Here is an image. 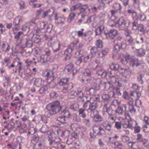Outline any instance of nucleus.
<instances>
[{"mask_svg": "<svg viewBox=\"0 0 149 149\" xmlns=\"http://www.w3.org/2000/svg\"><path fill=\"white\" fill-rule=\"evenodd\" d=\"M108 77L110 79H114L116 85L119 87L117 86L113 88L114 92H116L117 93H121L123 83L126 81L125 76H124L120 78L118 75L116 74L114 71L111 70L108 71Z\"/></svg>", "mask_w": 149, "mask_h": 149, "instance_id": "obj_1", "label": "nucleus"}, {"mask_svg": "<svg viewBox=\"0 0 149 149\" xmlns=\"http://www.w3.org/2000/svg\"><path fill=\"white\" fill-rule=\"evenodd\" d=\"M124 56L125 60L121 58H119V59L123 64L125 65L128 63L132 67L135 66L139 69L143 67V64L138 58H136L133 56L130 57L129 54L127 53L124 54Z\"/></svg>", "mask_w": 149, "mask_h": 149, "instance_id": "obj_2", "label": "nucleus"}, {"mask_svg": "<svg viewBox=\"0 0 149 149\" xmlns=\"http://www.w3.org/2000/svg\"><path fill=\"white\" fill-rule=\"evenodd\" d=\"M47 109L49 111L51 115H54L59 112L61 109L62 107L60 102L58 101L53 102L46 106Z\"/></svg>", "mask_w": 149, "mask_h": 149, "instance_id": "obj_3", "label": "nucleus"}, {"mask_svg": "<svg viewBox=\"0 0 149 149\" xmlns=\"http://www.w3.org/2000/svg\"><path fill=\"white\" fill-rule=\"evenodd\" d=\"M103 111L107 112L109 115H115L116 113L118 114H121L123 113L124 111L123 108L121 107H119L117 109L115 110L113 109L111 106L109 105L108 104H105L103 107Z\"/></svg>", "mask_w": 149, "mask_h": 149, "instance_id": "obj_4", "label": "nucleus"}, {"mask_svg": "<svg viewBox=\"0 0 149 149\" xmlns=\"http://www.w3.org/2000/svg\"><path fill=\"white\" fill-rule=\"evenodd\" d=\"M115 26L119 30H125L127 29L129 23H127V21L123 17H121L116 23Z\"/></svg>", "mask_w": 149, "mask_h": 149, "instance_id": "obj_5", "label": "nucleus"}, {"mask_svg": "<svg viewBox=\"0 0 149 149\" xmlns=\"http://www.w3.org/2000/svg\"><path fill=\"white\" fill-rule=\"evenodd\" d=\"M118 31L115 29H112L109 31H104L105 37H103V39L107 38L108 39H113L117 35Z\"/></svg>", "mask_w": 149, "mask_h": 149, "instance_id": "obj_6", "label": "nucleus"}, {"mask_svg": "<svg viewBox=\"0 0 149 149\" xmlns=\"http://www.w3.org/2000/svg\"><path fill=\"white\" fill-rule=\"evenodd\" d=\"M23 32L21 31H19L17 32L13 33L14 35V38L17 41V42L18 44H21L22 45H24V44L25 43L26 46L28 45V44L29 42L27 40L24 39H20V42H18V40L20 38V36L22 34Z\"/></svg>", "mask_w": 149, "mask_h": 149, "instance_id": "obj_7", "label": "nucleus"}, {"mask_svg": "<svg viewBox=\"0 0 149 149\" xmlns=\"http://www.w3.org/2000/svg\"><path fill=\"white\" fill-rule=\"evenodd\" d=\"M69 80V79L68 78H64L62 79L59 82V84L60 85L65 86L63 88V90H67L72 88V84L68 83Z\"/></svg>", "mask_w": 149, "mask_h": 149, "instance_id": "obj_8", "label": "nucleus"}, {"mask_svg": "<svg viewBox=\"0 0 149 149\" xmlns=\"http://www.w3.org/2000/svg\"><path fill=\"white\" fill-rule=\"evenodd\" d=\"M42 75L43 77L47 78V80L54 79V76L52 70H50L49 69L46 70L43 72Z\"/></svg>", "mask_w": 149, "mask_h": 149, "instance_id": "obj_9", "label": "nucleus"}, {"mask_svg": "<svg viewBox=\"0 0 149 149\" xmlns=\"http://www.w3.org/2000/svg\"><path fill=\"white\" fill-rule=\"evenodd\" d=\"M132 29L134 30H138L141 32L144 31L143 26L141 24L138 23L137 21H134L132 23Z\"/></svg>", "mask_w": 149, "mask_h": 149, "instance_id": "obj_10", "label": "nucleus"}, {"mask_svg": "<svg viewBox=\"0 0 149 149\" xmlns=\"http://www.w3.org/2000/svg\"><path fill=\"white\" fill-rule=\"evenodd\" d=\"M93 131L94 133L99 136L103 135L105 133L104 130L99 125H94Z\"/></svg>", "mask_w": 149, "mask_h": 149, "instance_id": "obj_11", "label": "nucleus"}, {"mask_svg": "<svg viewBox=\"0 0 149 149\" xmlns=\"http://www.w3.org/2000/svg\"><path fill=\"white\" fill-rule=\"evenodd\" d=\"M48 137L49 138V144L50 145H54L56 144L57 145V144L60 143L61 141V139L58 137H55L54 139L52 137L51 134L49 135V134Z\"/></svg>", "mask_w": 149, "mask_h": 149, "instance_id": "obj_12", "label": "nucleus"}, {"mask_svg": "<svg viewBox=\"0 0 149 149\" xmlns=\"http://www.w3.org/2000/svg\"><path fill=\"white\" fill-rule=\"evenodd\" d=\"M22 141L20 137H17L16 140L13 144V147L14 149H21L22 148L21 143Z\"/></svg>", "mask_w": 149, "mask_h": 149, "instance_id": "obj_13", "label": "nucleus"}, {"mask_svg": "<svg viewBox=\"0 0 149 149\" xmlns=\"http://www.w3.org/2000/svg\"><path fill=\"white\" fill-rule=\"evenodd\" d=\"M22 63L21 62H19L18 64V70L19 73H23V72L22 70H24V74H27L30 72V70L26 67V69H25V68L26 67V65H22Z\"/></svg>", "mask_w": 149, "mask_h": 149, "instance_id": "obj_14", "label": "nucleus"}, {"mask_svg": "<svg viewBox=\"0 0 149 149\" xmlns=\"http://www.w3.org/2000/svg\"><path fill=\"white\" fill-rule=\"evenodd\" d=\"M33 79L34 80L33 84L36 87H40L44 85L45 81L44 80L42 79L41 78H35Z\"/></svg>", "mask_w": 149, "mask_h": 149, "instance_id": "obj_15", "label": "nucleus"}, {"mask_svg": "<svg viewBox=\"0 0 149 149\" xmlns=\"http://www.w3.org/2000/svg\"><path fill=\"white\" fill-rule=\"evenodd\" d=\"M45 146L44 140L39 141L33 144V147L34 149H42L44 148Z\"/></svg>", "mask_w": 149, "mask_h": 149, "instance_id": "obj_16", "label": "nucleus"}, {"mask_svg": "<svg viewBox=\"0 0 149 149\" xmlns=\"http://www.w3.org/2000/svg\"><path fill=\"white\" fill-rule=\"evenodd\" d=\"M83 46V43L82 42H79L78 40L74 41L71 43V46L73 47L74 49L78 50L80 49Z\"/></svg>", "mask_w": 149, "mask_h": 149, "instance_id": "obj_17", "label": "nucleus"}, {"mask_svg": "<svg viewBox=\"0 0 149 149\" xmlns=\"http://www.w3.org/2000/svg\"><path fill=\"white\" fill-rule=\"evenodd\" d=\"M90 13V9L88 8V5L86 4L82 5L80 10V14L86 15Z\"/></svg>", "mask_w": 149, "mask_h": 149, "instance_id": "obj_18", "label": "nucleus"}, {"mask_svg": "<svg viewBox=\"0 0 149 149\" xmlns=\"http://www.w3.org/2000/svg\"><path fill=\"white\" fill-rule=\"evenodd\" d=\"M65 19V17L63 15L61 16L58 13H56L54 16V19L59 23H63Z\"/></svg>", "mask_w": 149, "mask_h": 149, "instance_id": "obj_19", "label": "nucleus"}, {"mask_svg": "<svg viewBox=\"0 0 149 149\" xmlns=\"http://www.w3.org/2000/svg\"><path fill=\"white\" fill-rule=\"evenodd\" d=\"M104 29V27L103 26H101L98 27L95 30V36H98L101 34L102 36L104 35V32L103 31Z\"/></svg>", "mask_w": 149, "mask_h": 149, "instance_id": "obj_20", "label": "nucleus"}, {"mask_svg": "<svg viewBox=\"0 0 149 149\" xmlns=\"http://www.w3.org/2000/svg\"><path fill=\"white\" fill-rule=\"evenodd\" d=\"M38 21V19H37L33 18L32 19L29 23L30 29L32 30L34 29L36 26Z\"/></svg>", "mask_w": 149, "mask_h": 149, "instance_id": "obj_21", "label": "nucleus"}, {"mask_svg": "<svg viewBox=\"0 0 149 149\" xmlns=\"http://www.w3.org/2000/svg\"><path fill=\"white\" fill-rule=\"evenodd\" d=\"M121 119H123V122H122V125L123 127L125 128H130L132 129L133 128L131 122H129L128 120H124L123 118H122Z\"/></svg>", "mask_w": 149, "mask_h": 149, "instance_id": "obj_22", "label": "nucleus"}, {"mask_svg": "<svg viewBox=\"0 0 149 149\" xmlns=\"http://www.w3.org/2000/svg\"><path fill=\"white\" fill-rule=\"evenodd\" d=\"M81 56L84 62L86 63L88 62L91 60V59L93 57V55L91 53H90L86 55H82Z\"/></svg>", "mask_w": 149, "mask_h": 149, "instance_id": "obj_23", "label": "nucleus"}, {"mask_svg": "<svg viewBox=\"0 0 149 149\" xmlns=\"http://www.w3.org/2000/svg\"><path fill=\"white\" fill-rule=\"evenodd\" d=\"M51 46L54 52H56L59 50L60 45L59 42H56L52 43Z\"/></svg>", "mask_w": 149, "mask_h": 149, "instance_id": "obj_24", "label": "nucleus"}, {"mask_svg": "<svg viewBox=\"0 0 149 149\" xmlns=\"http://www.w3.org/2000/svg\"><path fill=\"white\" fill-rule=\"evenodd\" d=\"M86 15L81 14L80 18L78 19L77 23L78 25H80L81 24H86Z\"/></svg>", "mask_w": 149, "mask_h": 149, "instance_id": "obj_25", "label": "nucleus"}, {"mask_svg": "<svg viewBox=\"0 0 149 149\" xmlns=\"http://www.w3.org/2000/svg\"><path fill=\"white\" fill-rule=\"evenodd\" d=\"M113 7L115 9L116 11H118L119 13H123L122 9V6L120 3H115L113 4Z\"/></svg>", "mask_w": 149, "mask_h": 149, "instance_id": "obj_26", "label": "nucleus"}, {"mask_svg": "<svg viewBox=\"0 0 149 149\" xmlns=\"http://www.w3.org/2000/svg\"><path fill=\"white\" fill-rule=\"evenodd\" d=\"M82 6V5L81 3H77L70 7V11L71 12H73L78 10H80Z\"/></svg>", "mask_w": 149, "mask_h": 149, "instance_id": "obj_27", "label": "nucleus"}, {"mask_svg": "<svg viewBox=\"0 0 149 149\" xmlns=\"http://www.w3.org/2000/svg\"><path fill=\"white\" fill-rule=\"evenodd\" d=\"M130 95L131 104L132 103L133 100H136L139 99L141 96V94H129Z\"/></svg>", "mask_w": 149, "mask_h": 149, "instance_id": "obj_28", "label": "nucleus"}, {"mask_svg": "<svg viewBox=\"0 0 149 149\" xmlns=\"http://www.w3.org/2000/svg\"><path fill=\"white\" fill-rule=\"evenodd\" d=\"M144 76V74L141 72H138V74L137 75V80L138 82L141 84H143V78Z\"/></svg>", "mask_w": 149, "mask_h": 149, "instance_id": "obj_29", "label": "nucleus"}, {"mask_svg": "<svg viewBox=\"0 0 149 149\" xmlns=\"http://www.w3.org/2000/svg\"><path fill=\"white\" fill-rule=\"evenodd\" d=\"M110 68L111 69L113 70V71H118L119 72L121 68L119 64H114L113 63L110 65Z\"/></svg>", "mask_w": 149, "mask_h": 149, "instance_id": "obj_30", "label": "nucleus"}, {"mask_svg": "<svg viewBox=\"0 0 149 149\" xmlns=\"http://www.w3.org/2000/svg\"><path fill=\"white\" fill-rule=\"evenodd\" d=\"M109 49L108 48H106L102 49V51L98 53V56L101 58H102L107 55L109 52Z\"/></svg>", "mask_w": 149, "mask_h": 149, "instance_id": "obj_31", "label": "nucleus"}, {"mask_svg": "<svg viewBox=\"0 0 149 149\" xmlns=\"http://www.w3.org/2000/svg\"><path fill=\"white\" fill-rule=\"evenodd\" d=\"M120 139L124 143L129 144L132 143L131 142H130V137L125 135H122L120 137Z\"/></svg>", "mask_w": 149, "mask_h": 149, "instance_id": "obj_32", "label": "nucleus"}, {"mask_svg": "<svg viewBox=\"0 0 149 149\" xmlns=\"http://www.w3.org/2000/svg\"><path fill=\"white\" fill-rule=\"evenodd\" d=\"M73 64L72 63H70L67 65L65 68V71L67 72H71L73 71Z\"/></svg>", "mask_w": 149, "mask_h": 149, "instance_id": "obj_33", "label": "nucleus"}, {"mask_svg": "<svg viewBox=\"0 0 149 149\" xmlns=\"http://www.w3.org/2000/svg\"><path fill=\"white\" fill-rule=\"evenodd\" d=\"M2 50L5 52H8L10 49V47L7 43H3L1 46Z\"/></svg>", "mask_w": 149, "mask_h": 149, "instance_id": "obj_34", "label": "nucleus"}, {"mask_svg": "<svg viewBox=\"0 0 149 149\" xmlns=\"http://www.w3.org/2000/svg\"><path fill=\"white\" fill-rule=\"evenodd\" d=\"M57 134L60 136L61 137H63L67 136V134H68L69 133V131L68 130L62 131L60 129L58 130L57 131Z\"/></svg>", "mask_w": 149, "mask_h": 149, "instance_id": "obj_35", "label": "nucleus"}, {"mask_svg": "<svg viewBox=\"0 0 149 149\" xmlns=\"http://www.w3.org/2000/svg\"><path fill=\"white\" fill-rule=\"evenodd\" d=\"M104 127L107 130L110 131L112 130V124L110 123H103L102 124Z\"/></svg>", "mask_w": 149, "mask_h": 149, "instance_id": "obj_36", "label": "nucleus"}, {"mask_svg": "<svg viewBox=\"0 0 149 149\" xmlns=\"http://www.w3.org/2000/svg\"><path fill=\"white\" fill-rule=\"evenodd\" d=\"M115 146V148H122L123 146L122 142L120 141H116L114 142L113 143Z\"/></svg>", "mask_w": 149, "mask_h": 149, "instance_id": "obj_37", "label": "nucleus"}, {"mask_svg": "<svg viewBox=\"0 0 149 149\" xmlns=\"http://www.w3.org/2000/svg\"><path fill=\"white\" fill-rule=\"evenodd\" d=\"M40 130L42 133H47L49 132V134H50V135L51 134V132H49V128L47 125H43L40 128Z\"/></svg>", "mask_w": 149, "mask_h": 149, "instance_id": "obj_38", "label": "nucleus"}, {"mask_svg": "<svg viewBox=\"0 0 149 149\" xmlns=\"http://www.w3.org/2000/svg\"><path fill=\"white\" fill-rule=\"evenodd\" d=\"M120 73H121L123 75V77L125 76L126 77V75H127L130 73L129 70L127 69L122 68H121L120 70L119 71Z\"/></svg>", "mask_w": 149, "mask_h": 149, "instance_id": "obj_39", "label": "nucleus"}, {"mask_svg": "<svg viewBox=\"0 0 149 149\" xmlns=\"http://www.w3.org/2000/svg\"><path fill=\"white\" fill-rule=\"evenodd\" d=\"M14 123L13 122H10L9 123H8L5 126V127L7 128L8 132H10L14 128Z\"/></svg>", "mask_w": 149, "mask_h": 149, "instance_id": "obj_40", "label": "nucleus"}, {"mask_svg": "<svg viewBox=\"0 0 149 149\" xmlns=\"http://www.w3.org/2000/svg\"><path fill=\"white\" fill-rule=\"evenodd\" d=\"M20 22H22L21 17L20 16L17 17L14 19L13 24L14 26H17L19 24Z\"/></svg>", "mask_w": 149, "mask_h": 149, "instance_id": "obj_41", "label": "nucleus"}, {"mask_svg": "<svg viewBox=\"0 0 149 149\" xmlns=\"http://www.w3.org/2000/svg\"><path fill=\"white\" fill-rule=\"evenodd\" d=\"M40 140H39L38 136L37 134L33 135L31 137V143L34 144Z\"/></svg>", "mask_w": 149, "mask_h": 149, "instance_id": "obj_42", "label": "nucleus"}, {"mask_svg": "<svg viewBox=\"0 0 149 149\" xmlns=\"http://www.w3.org/2000/svg\"><path fill=\"white\" fill-rule=\"evenodd\" d=\"M137 54V55L139 57H143L146 54L145 51L143 49L140 48L138 50Z\"/></svg>", "mask_w": 149, "mask_h": 149, "instance_id": "obj_43", "label": "nucleus"}, {"mask_svg": "<svg viewBox=\"0 0 149 149\" xmlns=\"http://www.w3.org/2000/svg\"><path fill=\"white\" fill-rule=\"evenodd\" d=\"M97 106V105L96 103H91L89 105V108L87 109V111H88L90 112V111L95 110V109Z\"/></svg>", "mask_w": 149, "mask_h": 149, "instance_id": "obj_44", "label": "nucleus"}, {"mask_svg": "<svg viewBox=\"0 0 149 149\" xmlns=\"http://www.w3.org/2000/svg\"><path fill=\"white\" fill-rule=\"evenodd\" d=\"M76 16V14L74 13H70L69 15L68 18V21L69 22H71L74 19Z\"/></svg>", "mask_w": 149, "mask_h": 149, "instance_id": "obj_45", "label": "nucleus"}, {"mask_svg": "<svg viewBox=\"0 0 149 149\" xmlns=\"http://www.w3.org/2000/svg\"><path fill=\"white\" fill-rule=\"evenodd\" d=\"M66 119L61 114L59 115L57 117V120L59 122L64 123H65V121Z\"/></svg>", "mask_w": 149, "mask_h": 149, "instance_id": "obj_46", "label": "nucleus"}, {"mask_svg": "<svg viewBox=\"0 0 149 149\" xmlns=\"http://www.w3.org/2000/svg\"><path fill=\"white\" fill-rule=\"evenodd\" d=\"M144 138H143V135L140 133H138L136 135V140L137 142H142Z\"/></svg>", "mask_w": 149, "mask_h": 149, "instance_id": "obj_47", "label": "nucleus"}, {"mask_svg": "<svg viewBox=\"0 0 149 149\" xmlns=\"http://www.w3.org/2000/svg\"><path fill=\"white\" fill-rule=\"evenodd\" d=\"M61 114L66 119L70 117V114L68 110H64L62 111Z\"/></svg>", "mask_w": 149, "mask_h": 149, "instance_id": "obj_48", "label": "nucleus"}, {"mask_svg": "<svg viewBox=\"0 0 149 149\" xmlns=\"http://www.w3.org/2000/svg\"><path fill=\"white\" fill-rule=\"evenodd\" d=\"M98 62L99 61H98L96 60L89 65L90 67L92 69L95 70L98 67Z\"/></svg>", "mask_w": 149, "mask_h": 149, "instance_id": "obj_49", "label": "nucleus"}, {"mask_svg": "<svg viewBox=\"0 0 149 149\" xmlns=\"http://www.w3.org/2000/svg\"><path fill=\"white\" fill-rule=\"evenodd\" d=\"M122 122L121 121H116L115 122L114 127L117 130H120L122 127Z\"/></svg>", "mask_w": 149, "mask_h": 149, "instance_id": "obj_50", "label": "nucleus"}, {"mask_svg": "<svg viewBox=\"0 0 149 149\" xmlns=\"http://www.w3.org/2000/svg\"><path fill=\"white\" fill-rule=\"evenodd\" d=\"M73 47L71 46V44L70 46H68L67 48L65 49L64 51V53L65 54H70L73 51Z\"/></svg>", "mask_w": 149, "mask_h": 149, "instance_id": "obj_51", "label": "nucleus"}, {"mask_svg": "<svg viewBox=\"0 0 149 149\" xmlns=\"http://www.w3.org/2000/svg\"><path fill=\"white\" fill-rule=\"evenodd\" d=\"M102 97L103 99L105 101L109 102L111 101V97L107 94H103Z\"/></svg>", "mask_w": 149, "mask_h": 149, "instance_id": "obj_52", "label": "nucleus"}, {"mask_svg": "<svg viewBox=\"0 0 149 149\" xmlns=\"http://www.w3.org/2000/svg\"><path fill=\"white\" fill-rule=\"evenodd\" d=\"M143 146L147 149H149V141L146 138H144L142 142Z\"/></svg>", "mask_w": 149, "mask_h": 149, "instance_id": "obj_53", "label": "nucleus"}, {"mask_svg": "<svg viewBox=\"0 0 149 149\" xmlns=\"http://www.w3.org/2000/svg\"><path fill=\"white\" fill-rule=\"evenodd\" d=\"M144 38L141 36L137 37L136 39V42L137 44H141L144 42Z\"/></svg>", "mask_w": 149, "mask_h": 149, "instance_id": "obj_54", "label": "nucleus"}, {"mask_svg": "<svg viewBox=\"0 0 149 149\" xmlns=\"http://www.w3.org/2000/svg\"><path fill=\"white\" fill-rule=\"evenodd\" d=\"M96 79H94L93 81V83L95 84L94 86L97 88V87H98L99 86L102 81L99 78H97Z\"/></svg>", "mask_w": 149, "mask_h": 149, "instance_id": "obj_55", "label": "nucleus"}, {"mask_svg": "<svg viewBox=\"0 0 149 149\" xmlns=\"http://www.w3.org/2000/svg\"><path fill=\"white\" fill-rule=\"evenodd\" d=\"M70 108L74 111H77L79 108V105L76 103H72L71 104Z\"/></svg>", "mask_w": 149, "mask_h": 149, "instance_id": "obj_56", "label": "nucleus"}, {"mask_svg": "<svg viewBox=\"0 0 149 149\" xmlns=\"http://www.w3.org/2000/svg\"><path fill=\"white\" fill-rule=\"evenodd\" d=\"M138 19L141 21H144L146 19V16L143 13H141L138 15Z\"/></svg>", "mask_w": 149, "mask_h": 149, "instance_id": "obj_57", "label": "nucleus"}, {"mask_svg": "<svg viewBox=\"0 0 149 149\" xmlns=\"http://www.w3.org/2000/svg\"><path fill=\"white\" fill-rule=\"evenodd\" d=\"M54 80H52L50 79L47 80V83L49 85V87L51 88H53L56 85V84L54 81Z\"/></svg>", "mask_w": 149, "mask_h": 149, "instance_id": "obj_58", "label": "nucleus"}, {"mask_svg": "<svg viewBox=\"0 0 149 149\" xmlns=\"http://www.w3.org/2000/svg\"><path fill=\"white\" fill-rule=\"evenodd\" d=\"M42 54L43 55L46 56H49L50 54V52L48 48H46L42 52Z\"/></svg>", "mask_w": 149, "mask_h": 149, "instance_id": "obj_59", "label": "nucleus"}, {"mask_svg": "<svg viewBox=\"0 0 149 149\" xmlns=\"http://www.w3.org/2000/svg\"><path fill=\"white\" fill-rule=\"evenodd\" d=\"M29 27H28L26 24H25L23 26L22 30L23 32L27 34L29 31Z\"/></svg>", "mask_w": 149, "mask_h": 149, "instance_id": "obj_60", "label": "nucleus"}, {"mask_svg": "<svg viewBox=\"0 0 149 149\" xmlns=\"http://www.w3.org/2000/svg\"><path fill=\"white\" fill-rule=\"evenodd\" d=\"M99 9L97 7L95 6H91L90 9V13L92 12L93 13L95 14L99 12Z\"/></svg>", "mask_w": 149, "mask_h": 149, "instance_id": "obj_61", "label": "nucleus"}, {"mask_svg": "<svg viewBox=\"0 0 149 149\" xmlns=\"http://www.w3.org/2000/svg\"><path fill=\"white\" fill-rule=\"evenodd\" d=\"M36 132V130L33 127H31L29 130V132L27 134V136L29 137L30 136V135H33Z\"/></svg>", "mask_w": 149, "mask_h": 149, "instance_id": "obj_62", "label": "nucleus"}, {"mask_svg": "<svg viewBox=\"0 0 149 149\" xmlns=\"http://www.w3.org/2000/svg\"><path fill=\"white\" fill-rule=\"evenodd\" d=\"M57 146L58 149H67L65 145L62 143H60L57 145Z\"/></svg>", "mask_w": 149, "mask_h": 149, "instance_id": "obj_63", "label": "nucleus"}, {"mask_svg": "<svg viewBox=\"0 0 149 149\" xmlns=\"http://www.w3.org/2000/svg\"><path fill=\"white\" fill-rule=\"evenodd\" d=\"M103 43L102 40H97L96 42V45L97 47L99 48H101L103 46Z\"/></svg>", "mask_w": 149, "mask_h": 149, "instance_id": "obj_64", "label": "nucleus"}]
</instances>
